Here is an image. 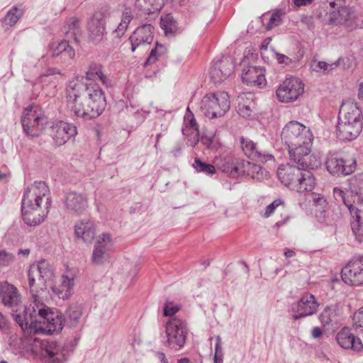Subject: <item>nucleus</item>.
Returning a JSON list of instances; mask_svg holds the SVG:
<instances>
[{
  "instance_id": "obj_1",
  "label": "nucleus",
  "mask_w": 363,
  "mask_h": 363,
  "mask_svg": "<svg viewBox=\"0 0 363 363\" xmlns=\"http://www.w3.org/2000/svg\"><path fill=\"white\" fill-rule=\"evenodd\" d=\"M0 298L2 303L10 308L12 315L23 330L30 329L34 333H52L60 332L63 328L62 314L44 304L38 294H33L28 306L21 307V297L18 289L7 281L0 283Z\"/></svg>"
},
{
  "instance_id": "obj_2",
  "label": "nucleus",
  "mask_w": 363,
  "mask_h": 363,
  "mask_svg": "<svg viewBox=\"0 0 363 363\" xmlns=\"http://www.w3.org/2000/svg\"><path fill=\"white\" fill-rule=\"evenodd\" d=\"M67 106L73 114L86 121L102 114L106 106L105 94L95 82H83L79 78L69 82L66 89Z\"/></svg>"
},
{
  "instance_id": "obj_3",
  "label": "nucleus",
  "mask_w": 363,
  "mask_h": 363,
  "mask_svg": "<svg viewBox=\"0 0 363 363\" xmlns=\"http://www.w3.org/2000/svg\"><path fill=\"white\" fill-rule=\"evenodd\" d=\"M281 139L288 147L289 159L298 166L318 169L321 159L311 152L313 134L308 127L291 121L283 128Z\"/></svg>"
},
{
  "instance_id": "obj_4",
  "label": "nucleus",
  "mask_w": 363,
  "mask_h": 363,
  "mask_svg": "<svg viewBox=\"0 0 363 363\" xmlns=\"http://www.w3.org/2000/svg\"><path fill=\"white\" fill-rule=\"evenodd\" d=\"M52 203L50 188L35 181L25 189L21 201L22 219L30 226L40 225L48 216Z\"/></svg>"
},
{
  "instance_id": "obj_5",
  "label": "nucleus",
  "mask_w": 363,
  "mask_h": 363,
  "mask_svg": "<svg viewBox=\"0 0 363 363\" xmlns=\"http://www.w3.org/2000/svg\"><path fill=\"white\" fill-rule=\"evenodd\" d=\"M363 175L350 179V190L346 191L335 188L333 194L336 200L342 201L347 207L352 216L351 228L359 242H363V202L359 195L363 194Z\"/></svg>"
},
{
  "instance_id": "obj_6",
  "label": "nucleus",
  "mask_w": 363,
  "mask_h": 363,
  "mask_svg": "<svg viewBox=\"0 0 363 363\" xmlns=\"http://www.w3.org/2000/svg\"><path fill=\"white\" fill-rule=\"evenodd\" d=\"M21 124L27 135L38 137L48 124V118L40 106L30 104L23 111Z\"/></svg>"
},
{
  "instance_id": "obj_7",
  "label": "nucleus",
  "mask_w": 363,
  "mask_h": 363,
  "mask_svg": "<svg viewBox=\"0 0 363 363\" xmlns=\"http://www.w3.org/2000/svg\"><path fill=\"white\" fill-rule=\"evenodd\" d=\"M230 107L229 95L225 91L209 93L203 97L201 102V110L208 118L223 116Z\"/></svg>"
},
{
  "instance_id": "obj_8",
  "label": "nucleus",
  "mask_w": 363,
  "mask_h": 363,
  "mask_svg": "<svg viewBox=\"0 0 363 363\" xmlns=\"http://www.w3.org/2000/svg\"><path fill=\"white\" fill-rule=\"evenodd\" d=\"M325 164L327 171L335 177L351 174L357 167L354 157L336 151L328 152Z\"/></svg>"
},
{
  "instance_id": "obj_9",
  "label": "nucleus",
  "mask_w": 363,
  "mask_h": 363,
  "mask_svg": "<svg viewBox=\"0 0 363 363\" xmlns=\"http://www.w3.org/2000/svg\"><path fill=\"white\" fill-rule=\"evenodd\" d=\"M55 277L51 265L46 260H40L33 264L28 270V281L32 293L43 291L47 284L52 282Z\"/></svg>"
},
{
  "instance_id": "obj_10",
  "label": "nucleus",
  "mask_w": 363,
  "mask_h": 363,
  "mask_svg": "<svg viewBox=\"0 0 363 363\" xmlns=\"http://www.w3.org/2000/svg\"><path fill=\"white\" fill-rule=\"evenodd\" d=\"M187 324L182 318H172L165 323L167 346L173 350H181L185 345L188 335Z\"/></svg>"
},
{
  "instance_id": "obj_11",
  "label": "nucleus",
  "mask_w": 363,
  "mask_h": 363,
  "mask_svg": "<svg viewBox=\"0 0 363 363\" xmlns=\"http://www.w3.org/2000/svg\"><path fill=\"white\" fill-rule=\"evenodd\" d=\"M305 85L296 77H286L276 90V96L281 103H292L298 99L304 93Z\"/></svg>"
},
{
  "instance_id": "obj_12",
  "label": "nucleus",
  "mask_w": 363,
  "mask_h": 363,
  "mask_svg": "<svg viewBox=\"0 0 363 363\" xmlns=\"http://www.w3.org/2000/svg\"><path fill=\"white\" fill-rule=\"evenodd\" d=\"M107 11L100 9L94 13L87 23V38L89 43L93 45L100 44L106 33V18Z\"/></svg>"
},
{
  "instance_id": "obj_13",
  "label": "nucleus",
  "mask_w": 363,
  "mask_h": 363,
  "mask_svg": "<svg viewBox=\"0 0 363 363\" xmlns=\"http://www.w3.org/2000/svg\"><path fill=\"white\" fill-rule=\"evenodd\" d=\"M341 278L348 286H363V257L350 259L341 270Z\"/></svg>"
},
{
  "instance_id": "obj_14",
  "label": "nucleus",
  "mask_w": 363,
  "mask_h": 363,
  "mask_svg": "<svg viewBox=\"0 0 363 363\" xmlns=\"http://www.w3.org/2000/svg\"><path fill=\"white\" fill-rule=\"evenodd\" d=\"M327 24L352 30L357 26V16L350 8L338 6L337 10L330 12Z\"/></svg>"
},
{
  "instance_id": "obj_15",
  "label": "nucleus",
  "mask_w": 363,
  "mask_h": 363,
  "mask_svg": "<svg viewBox=\"0 0 363 363\" xmlns=\"http://www.w3.org/2000/svg\"><path fill=\"white\" fill-rule=\"evenodd\" d=\"M76 276V270L67 267L64 274L61 275L59 281L51 286L53 294L63 300L69 298L74 292Z\"/></svg>"
},
{
  "instance_id": "obj_16",
  "label": "nucleus",
  "mask_w": 363,
  "mask_h": 363,
  "mask_svg": "<svg viewBox=\"0 0 363 363\" xmlns=\"http://www.w3.org/2000/svg\"><path fill=\"white\" fill-rule=\"evenodd\" d=\"M242 162V159L233 155H219L213 160V163L219 170L233 179L240 177Z\"/></svg>"
},
{
  "instance_id": "obj_17",
  "label": "nucleus",
  "mask_w": 363,
  "mask_h": 363,
  "mask_svg": "<svg viewBox=\"0 0 363 363\" xmlns=\"http://www.w3.org/2000/svg\"><path fill=\"white\" fill-rule=\"evenodd\" d=\"M319 303L315 296L310 293L304 294L293 306L294 319L311 315L315 313L319 308Z\"/></svg>"
},
{
  "instance_id": "obj_18",
  "label": "nucleus",
  "mask_w": 363,
  "mask_h": 363,
  "mask_svg": "<svg viewBox=\"0 0 363 363\" xmlns=\"http://www.w3.org/2000/svg\"><path fill=\"white\" fill-rule=\"evenodd\" d=\"M77 134V127L64 121H57L51 127V135L57 146L65 145Z\"/></svg>"
},
{
  "instance_id": "obj_19",
  "label": "nucleus",
  "mask_w": 363,
  "mask_h": 363,
  "mask_svg": "<svg viewBox=\"0 0 363 363\" xmlns=\"http://www.w3.org/2000/svg\"><path fill=\"white\" fill-rule=\"evenodd\" d=\"M65 206L69 214L80 216L88 209V199L84 194L70 191L65 197Z\"/></svg>"
},
{
  "instance_id": "obj_20",
  "label": "nucleus",
  "mask_w": 363,
  "mask_h": 363,
  "mask_svg": "<svg viewBox=\"0 0 363 363\" xmlns=\"http://www.w3.org/2000/svg\"><path fill=\"white\" fill-rule=\"evenodd\" d=\"M154 27L145 24L138 27L130 36L131 50L134 52L137 48L151 44L153 40Z\"/></svg>"
},
{
  "instance_id": "obj_21",
  "label": "nucleus",
  "mask_w": 363,
  "mask_h": 363,
  "mask_svg": "<svg viewBox=\"0 0 363 363\" xmlns=\"http://www.w3.org/2000/svg\"><path fill=\"white\" fill-rule=\"evenodd\" d=\"M242 82L247 85L263 88L267 85L265 69L262 67L251 66L244 68L242 72Z\"/></svg>"
},
{
  "instance_id": "obj_22",
  "label": "nucleus",
  "mask_w": 363,
  "mask_h": 363,
  "mask_svg": "<svg viewBox=\"0 0 363 363\" xmlns=\"http://www.w3.org/2000/svg\"><path fill=\"white\" fill-rule=\"evenodd\" d=\"M362 130V122L347 121L338 119L337 138L342 140L351 141L356 139Z\"/></svg>"
},
{
  "instance_id": "obj_23",
  "label": "nucleus",
  "mask_w": 363,
  "mask_h": 363,
  "mask_svg": "<svg viewBox=\"0 0 363 363\" xmlns=\"http://www.w3.org/2000/svg\"><path fill=\"white\" fill-rule=\"evenodd\" d=\"M301 172V167L289 164H281L277 169V177L281 184L293 190Z\"/></svg>"
},
{
  "instance_id": "obj_24",
  "label": "nucleus",
  "mask_w": 363,
  "mask_h": 363,
  "mask_svg": "<svg viewBox=\"0 0 363 363\" xmlns=\"http://www.w3.org/2000/svg\"><path fill=\"white\" fill-rule=\"evenodd\" d=\"M336 340L340 347L345 350H352L360 352L363 349L361 340L355 336L351 328L345 327L336 335Z\"/></svg>"
},
{
  "instance_id": "obj_25",
  "label": "nucleus",
  "mask_w": 363,
  "mask_h": 363,
  "mask_svg": "<svg viewBox=\"0 0 363 363\" xmlns=\"http://www.w3.org/2000/svg\"><path fill=\"white\" fill-rule=\"evenodd\" d=\"M182 133L184 135L189 138V141L190 143V145L195 146L199 143V125L189 107L186 108V111L184 116Z\"/></svg>"
},
{
  "instance_id": "obj_26",
  "label": "nucleus",
  "mask_w": 363,
  "mask_h": 363,
  "mask_svg": "<svg viewBox=\"0 0 363 363\" xmlns=\"http://www.w3.org/2000/svg\"><path fill=\"white\" fill-rule=\"evenodd\" d=\"M302 167V172L300 174L298 181L292 191L299 194H306L311 192L317 185V181L314 174L308 169H313L309 167Z\"/></svg>"
},
{
  "instance_id": "obj_27",
  "label": "nucleus",
  "mask_w": 363,
  "mask_h": 363,
  "mask_svg": "<svg viewBox=\"0 0 363 363\" xmlns=\"http://www.w3.org/2000/svg\"><path fill=\"white\" fill-rule=\"evenodd\" d=\"M338 119L362 122V110L358 104L353 100H347L343 102L340 107Z\"/></svg>"
},
{
  "instance_id": "obj_28",
  "label": "nucleus",
  "mask_w": 363,
  "mask_h": 363,
  "mask_svg": "<svg viewBox=\"0 0 363 363\" xmlns=\"http://www.w3.org/2000/svg\"><path fill=\"white\" fill-rule=\"evenodd\" d=\"M35 344H39L41 348V355L48 358L53 363H61L64 359V354L61 347L55 342L38 341L35 340Z\"/></svg>"
},
{
  "instance_id": "obj_29",
  "label": "nucleus",
  "mask_w": 363,
  "mask_h": 363,
  "mask_svg": "<svg viewBox=\"0 0 363 363\" xmlns=\"http://www.w3.org/2000/svg\"><path fill=\"white\" fill-rule=\"evenodd\" d=\"M75 236L86 243H91L96 235V225L89 220L77 221L74 225Z\"/></svg>"
},
{
  "instance_id": "obj_30",
  "label": "nucleus",
  "mask_w": 363,
  "mask_h": 363,
  "mask_svg": "<svg viewBox=\"0 0 363 363\" xmlns=\"http://www.w3.org/2000/svg\"><path fill=\"white\" fill-rule=\"evenodd\" d=\"M49 47L53 57L60 56L64 61H69L74 58L75 51L66 40L52 42Z\"/></svg>"
},
{
  "instance_id": "obj_31",
  "label": "nucleus",
  "mask_w": 363,
  "mask_h": 363,
  "mask_svg": "<svg viewBox=\"0 0 363 363\" xmlns=\"http://www.w3.org/2000/svg\"><path fill=\"white\" fill-rule=\"evenodd\" d=\"M237 111L243 118L250 117L255 108L254 95L250 93H242L236 100Z\"/></svg>"
},
{
  "instance_id": "obj_32",
  "label": "nucleus",
  "mask_w": 363,
  "mask_h": 363,
  "mask_svg": "<svg viewBox=\"0 0 363 363\" xmlns=\"http://www.w3.org/2000/svg\"><path fill=\"white\" fill-rule=\"evenodd\" d=\"M241 146L245 155L249 158L260 162H266L273 159V156L271 155L262 154L257 145L251 140L242 138L241 139Z\"/></svg>"
},
{
  "instance_id": "obj_33",
  "label": "nucleus",
  "mask_w": 363,
  "mask_h": 363,
  "mask_svg": "<svg viewBox=\"0 0 363 363\" xmlns=\"http://www.w3.org/2000/svg\"><path fill=\"white\" fill-rule=\"evenodd\" d=\"M86 77L87 80L93 81L99 79L101 83L108 86L111 85V80L109 77L104 74L101 65L92 63L89 65L88 70L86 72Z\"/></svg>"
},
{
  "instance_id": "obj_34",
  "label": "nucleus",
  "mask_w": 363,
  "mask_h": 363,
  "mask_svg": "<svg viewBox=\"0 0 363 363\" xmlns=\"http://www.w3.org/2000/svg\"><path fill=\"white\" fill-rule=\"evenodd\" d=\"M166 0H136L135 7L146 14H153L159 12L164 6Z\"/></svg>"
},
{
  "instance_id": "obj_35",
  "label": "nucleus",
  "mask_w": 363,
  "mask_h": 363,
  "mask_svg": "<svg viewBox=\"0 0 363 363\" xmlns=\"http://www.w3.org/2000/svg\"><path fill=\"white\" fill-rule=\"evenodd\" d=\"M65 30L67 37L78 41L82 35L81 20L77 16L69 17L65 22Z\"/></svg>"
},
{
  "instance_id": "obj_36",
  "label": "nucleus",
  "mask_w": 363,
  "mask_h": 363,
  "mask_svg": "<svg viewBox=\"0 0 363 363\" xmlns=\"http://www.w3.org/2000/svg\"><path fill=\"white\" fill-rule=\"evenodd\" d=\"M240 172V177L247 176L257 180L262 179V168L253 162L242 160Z\"/></svg>"
},
{
  "instance_id": "obj_37",
  "label": "nucleus",
  "mask_w": 363,
  "mask_h": 363,
  "mask_svg": "<svg viewBox=\"0 0 363 363\" xmlns=\"http://www.w3.org/2000/svg\"><path fill=\"white\" fill-rule=\"evenodd\" d=\"M23 14V11L21 9L16 6L11 7L1 21L2 28L5 30L10 29L16 24Z\"/></svg>"
},
{
  "instance_id": "obj_38",
  "label": "nucleus",
  "mask_w": 363,
  "mask_h": 363,
  "mask_svg": "<svg viewBox=\"0 0 363 363\" xmlns=\"http://www.w3.org/2000/svg\"><path fill=\"white\" fill-rule=\"evenodd\" d=\"M133 19V13L130 8L125 7L122 13L121 22L113 31V33L118 38L122 37L125 33L128 26Z\"/></svg>"
},
{
  "instance_id": "obj_39",
  "label": "nucleus",
  "mask_w": 363,
  "mask_h": 363,
  "mask_svg": "<svg viewBox=\"0 0 363 363\" xmlns=\"http://www.w3.org/2000/svg\"><path fill=\"white\" fill-rule=\"evenodd\" d=\"M319 318L324 325L336 324L340 320L339 314L336 308L328 306L325 308L321 312Z\"/></svg>"
},
{
  "instance_id": "obj_40",
  "label": "nucleus",
  "mask_w": 363,
  "mask_h": 363,
  "mask_svg": "<svg viewBox=\"0 0 363 363\" xmlns=\"http://www.w3.org/2000/svg\"><path fill=\"white\" fill-rule=\"evenodd\" d=\"M109 252L102 249L99 242H95L91 260L96 264H102L109 259Z\"/></svg>"
},
{
  "instance_id": "obj_41",
  "label": "nucleus",
  "mask_w": 363,
  "mask_h": 363,
  "mask_svg": "<svg viewBox=\"0 0 363 363\" xmlns=\"http://www.w3.org/2000/svg\"><path fill=\"white\" fill-rule=\"evenodd\" d=\"M192 166L197 172L203 173L206 175H213L216 172L215 164L206 163L197 157L194 159Z\"/></svg>"
},
{
  "instance_id": "obj_42",
  "label": "nucleus",
  "mask_w": 363,
  "mask_h": 363,
  "mask_svg": "<svg viewBox=\"0 0 363 363\" xmlns=\"http://www.w3.org/2000/svg\"><path fill=\"white\" fill-rule=\"evenodd\" d=\"M160 26L166 35L173 33L176 28V23L173 16L170 14L162 16L160 20Z\"/></svg>"
},
{
  "instance_id": "obj_43",
  "label": "nucleus",
  "mask_w": 363,
  "mask_h": 363,
  "mask_svg": "<svg viewBox=\"0 0 363 363\" xmlns=\"http://www.w3.org/2000/svg\"><path fill=\"white\" fill-rule=\"evenodd\" d=\"M312 200L317 212H320L322 214L325 211L328 207V202L324 196L320 194L313 193Z\"/></svg>"
},
{
  "instance_id": "obj_44",
  "label": "nucleus",
  "mask_w": 363,
  "mask_h": 363,
  "mask_svg": "<svg viewBox=\"0 0 363 363\" xmlns=\"http://www.w3.org/2000/svg\"><path fill=\"white\" fill-rule=\"evenodd\" d=\"M167 52V48L158 43H156L155 49L151 50V52L146 61L147 65H151L156 62L160 56L164 55Z\"/></svg>"
},
{
  "instance_id": "obj_45",
  "label": "nucleus",
  "mask_w": 363,
  "mask_h": 363,
  "mask_svg": "<svg viewBox=\"0 0 363 363\" xmlns=\"http://www.w3.org/2000/svg\"><path fill=\"white\" fill-rule=\"evenodd\" d=\"M201 142L208 149L211 150H218L221 147V143L216 135L202 136L201 138Z\"/></svg>"
},
{
  "instance_id": "obj_46",
  "label": "nucleus",
  "mask_w": 363,
  "mask_h": 363,
  "mask_svg": "<svg viewBox=\"0 0 363 363\" xmlns=\"http://www.w3.org/2000/svg\"><path fill=\"white\" fill-rule=\"evenodd\" d=\"M95 242H99L102 249L109 252L113 245V239L109 233H104L96 238Z\"/></svg>"
},
{
  "instance_id": "obj_47",
  "label": "nucleus",
  "mask_w": 363,
  "mask_h": 363,
  "mask_svg": "<svg viewBox=\"0 0 363 363\" xmlns=\"http://www.w3.org/2000/svg\"><path fill=\"white\" fill-rule=\"evenodd\" d=\"M284 208V201L280 199H276L266 207L262 216L263 218H267L272 216L277 209H283Z\"/></svg>"
},
{
  "instance_id": "obj_48",
  "label": "nucleus",
  "mask_w": 363,
  "mask_h": 363,
  "mask_svg": "<svg viewBox=\"0 0 363 363\" xmlns=\"http://www.w3.org/2000/svg\"><path fill=\"white\" fill-rule=\"evenodd\" d=\"M67 316L70 321L76 323L79 321L82 314V306L74 304L69 307L66 312Z\"/></svg>"
},
{
  "instance_id": "obj_49",
  "label": "nucleus",
  "mask_w": 363,
  "mask_h": 363,
  "mask_svg": "<svg viewBox=\"0 0 363 363\" xmlns=\"http://www.w3.org/2000/svg\"><path fill=\"white\" fill-rule=\"evenodd\" d=\"M220 69V62L218 60L213 64L210 70L211 78L216 84L223 82L227 79L223 74Z\"/></svg>"
},
{
  "instance_id": "obj_50",
  "label": "nucleus",
  "mask_w": 363,
  "mask_h": 363,
  "mask_svg": "<svg viewBox=\"0 0 363 363\" xmlns=\"http://www.w3.org/2000/svg\"><path fill=\"white\" fill-rule=\"evenodd\" d=\"M220 71L228 78L234 71V65L230 58H223L219 60Z\"/></svg>"
},
{
  "instance_id": "obj_51",
  "label": "nucleus",
  "mask_w": 363,
  "mask_h": 363,
  "mask_svg": "<svg viewBox=\"0 0 363 363\" xmlns=\"http://www.w3.org/2000/svg\"><path fill=\"white\" fill-rule=\"evenodd\" d=\"M181 309V306L177 304H174L172 302H166L164 306V316L168 317V319L172 318H180L179 316L175 315Z\"/></svg>"
},
{
  "instance_id": "obj_52",
  "label": "nucleus",
  "mask_w": 363,
  "mask_h": 363,
  "mask_svg": "<svg viewBox=\"0 0 363 363\" xmlns=\"http://www.w3.org/2000/svg\"><path fill=\"white\" fill-rule=\"evenodd\" d=\"M311 67L313 71L321 73H325L334 69L333 65L322 61H313L311 63Z\"/></svg>"
},
{
  "instance_id": "obj_53",
  "label": "nucleus",
  "mask_w": 363,
  "mask_h": 363,
  "mask_svg": "<svg viewBox=\"0 0 363 363\" xmlns=\"http://www.w3.org/2000/svg\"><path fill=\"white\" fill-rule=\"evenodd\" d=\"M265 20H268V23L266 24V28L267 30H270L280 23L281 20V13L279 12H274L269 18H267V15L264 14L263 16V21Z\"/></svg>"
},
{
  "instance_id": "obj_54",
  "label": "nucleus",
  "mask_w": 363,
  "mask_h": 363,
  "mask_svg": "<svg viewBox=\"0 0 363 363\" xmlns=\"http://www.w3.org/2000/svg\"><path fill=\"white\" fill-rule=\"evenodd\" d=\"M353 327L363 332V307L359 308L353 315Z\"/></svg>"
},
{
  "instance_id": "obj_55",
  "label": "nucleus",
  "mask_w": 363,
  "mask_h": 363,
  "mask_svg": "<svg viewBox=\"0 0 363 363\" xmlns=\"http://www.w3.org/2000/svg\"><path fill=\"white\" fill-rule=\"evenodd\" d=\"M13 261L12 254L5 250L0 251V266L6 267L10 265Z\"/></svg>"
},
{
  "instance_id": "obj_56",
  "label": "nucleus",
  "mask_w": 363,
  "mask_h": 363,
  "mask_svg": "<svg viewBox=\"0 0 363 363\" xmlns=\"http://www.w3.org/2000/svg\"><path fill=\"white\" fill-rule=\"evenodd\" d=\"M274 55L279 64L287 65L291 62V60L285 55L274 52Z\"/></svg>"
},
{
  "instance_id": "obj_57",
  "label": "nucleus",
  "mask_w": 363,
  "mask_h": 363,
  "mask_svg": "<svg viewBox=\"0 0 363 363\" xmlns=\"http://www.w3.org/2000/svg\"><path fill=\"white\" fill-rule=\"evenodd\" d=\"M220 350V337H218L216 338V354L214 357L215 363H219L218 360V354Z\"/></svg>"
},
{
  "instance_id": "obj_58",
  "label": "nucleus",
  "mask_w": 363,
  "mask_h": 363,
  "mask_svg": "<svg viewBox=\"0 0 363 363\" xmlns=\"http://www.w3.org/2000/svg\"><path fill=\"white\" fill-rule=\"evenodd\" d=\"M60 74V71L55 68L48 69L44 74L40 76L39 79L43 80V77Z\"/></svg>"
},
{
  "instance_id": "obj_59",
  "label": "nucleus",
  "mask_w": 363,
  "mask_h": 363,
  "mask_svg": "<svg viewBox=\"0 0 363 363\" xmlns=\"http://www.w3.org/2000/svg\"><path fill=\"white\" fill-rule=\"evenodd\" d=\"M8 325L6 318L0 312V329L6 328Z\"/></svg>"
},
{
  "instance_id": "obj_60",
  "label": "nucleus",
  "mask_w": 363,
  "mask_h": 363,
  "mask_svg": "<svg viewBox=\"0 0 363 363\" xmlns=\"http://www.w3.org/2000/svg\"><path fill=\"white\" fill-rule=\"evenodd\" d=\"M323 334L322 330L318 328L315 327L312 330V335L314 338L320 337Z\"/></svg>"
},
{
  "instance_id": "obj_61",
  "label": "nucleus",
  "mask_w": 363,
  "mask_h": 363,
  "mask_svg": "<svg viewBox=\"0 0 363 363\" xmlns=\"http://www.w3.org/2000/svg\"><path fill=\"white\" fill-rule=\"evenodd\" d=\"M313 0H294V3L297 6H305L311 4Z\"/></svg>"
},
{
  "instance_id": "obj_62",
  "label": "nucleus",
  "mask_w": 363,
  "mask_h": 363,
  "mask_svg": "<svg viewBox=\"0 0 363 363\" xmlns=\"http://www.w3.org/2000/svg\"><path fill=\"white\" fill-rule=\"evenodd\" d=\"M357 96L359 99L363 101V82L359 86Z\"/></svg>"
},
{
  "instance_id": "obj_63",
  "label": "nucleus",
  "mask_w": 363,
  "mask_h": 363,
  "mask_svg": "<svg viewBox=\"0 0 363 363\" xmlns=\"http://www.w3.org/2000/svg\"><path fill=\"white\" fill-rule=\"evenodd\" d=\"M295 255H296L295 252L292 250H286L284 252V255L286 257H292L295 256Z\"/></svg>"
},
{
  "instance_id": "obj_64",
  "label": "nucleus",
  "mask_w": 363,
  "mask_h": 363,
  "mask_svg": "<svg viewBox=\"0 0 363 363\" xmlns=\"http://www.w3.org/2000/svg\"><path fill=\"white\" fill-rule=\"evenodd\" d=\"M341 2H342V0H337L336 1H330V6L333 9H335L336 6H340Z\"/></svg>"
}]
</instances>
